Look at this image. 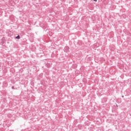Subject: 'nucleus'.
<instances>
[{"label": "nucleus", "instance_id": "obj_1", "mask_svg": "<svg viewBox=\"0 0 131 131\" xmlns=\"http://www.w3.org/2000/svg\"><path fill=\"white\" fill-rule=\"evenodd\" d=\"M15 38H16V39H20V35H17V36L15 37Z\"/></svg>", "mask_w": 131, "mask_h": 131}, {"label": "nucleus", "instance_id": "obj_2", "mask_svg": "<svg viewBox=\"0 0 131 131\" xmlns=\"http://www.w3.org/2000/svg\"><path fill=\"white\" fill-rule=\"evenodd\" d=\"M11 89H12V90H15V87H14V86H12Z\"/></svg>", "mask_w": 131, "mask_h": 131}, {"label": "nucleus", "instance_id": "obj_3", "mask_svg": "<svg viewBox=\"0 0 131 131\" xmlns=\"http://www.w3.org/2000/svg\"><path fill=\"white\" fill-rule=\"evenodd\" d=\"M93 1H94V2H97V0H93Z\"/></svg>", "mask_w": 131, "mask_h": 131}, {"label": "nucleus", "instance_id": "obj_4", "mask_svg": "<svg viewBox=\"0 0 131 131\" xmlns=\"http://www.w3.org/2000/svg\"><path fill=\"white\" fill-rule=\"evenodd\" d=\"M122 98H123V97H124V96H122Z\"/></svg>", "mask_w": 131, "mask_h": 131}]
</instances>
